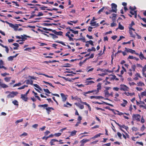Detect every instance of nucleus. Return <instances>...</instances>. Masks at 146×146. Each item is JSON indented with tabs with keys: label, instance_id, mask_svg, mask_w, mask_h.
Returning a JSON list of instances; mask_svg holds the SVG:
<instances>
[{
	"label": "nucleus",
	"instance_id": "nucleus-17",
	"mask_svg": "<svg viewBox=\"0 0 146 146\" xmlns=\"http://www.w3.org/2000/svg\"><path fill=\"white\" fill-rule=\"evenodd\" d=\"M0 45L3 48H5V51L7 53H8L9 51V49L8 47L6 46H4L2 44L0 43Z\"/></svg>",
	"mask_w": 146,
	"mask_h": 146
},
{
	"label": "nucleus",
	"instance_id": "nucleus-23",
	"mask_svg": "<svg viewBox=\"0 0 146 146\" xmlns=\"http://www.w3.org/2000/svg\"><path fill=\"white\" fill-rule=\"evenodd\" d=\"M50 37H51L53 39H55L58 38V36H56L55 34H54L52 33H50Z\"/></svg>",
	"mask_w": 146,
	"mask_h": 146
},
{
	"label": "nucleus",
	"instance_id": "nucleus-18",
	"mask_svg": "<svg viewBox=\"0 0 146 146\" xmlns=\"http://www.w3.org/2000/svg\"><path fill=\"white\" fill-rule=\"evenodd\" d=\"M139 56L141 60H142L144 59L146 60V58L144 57L141 52H140Z\"/></svg>",
	"mask_w": 146,
	"mask_h": 146
},
{
	"label": "nucleus",
	"instance_id": "nucleus-21",
	"mask_svg": "<svg viewBox=\"0 0 146 146\" xmlns=\"http://www.w3.org/2000/svg\"><path fill=\"white\" fill-rule=\"evenodd\" d=\"M0 86L3 88H6L8 87V86L6 84L2 83H0Z\"/></svg>",
	"mask_w": 146,
	"mask_h": 146
},
{
	"label": "nucleus",
	"instance_id": "nucleus-54",
	"mask_svg": "<svg viewBox=\"0 0 146 146\" xmlns=\"http://www.w3.org/2000/svg\"><path fill=\"white\" fill-rule=\"evenodd\" d=\"M61 135V133H55L54 134V135L56 137H59Z\"/></svg>",
	"mask_w": 146,
	"mask_h": 146
},
{
	"label": "nucleus",
	"instance_id": "nucleus-55",
	"mask_svg": "<svg viewBox=\"0 0 146 146\" xmlns=\"http://www.w3.org/2000/svg\"><path fill=\"white\" fill-rule=\"evenodd\" d=\"M146 96V92L145 91L142 92L141 94V97H143V96Z\"/></svg>",
	"mask_w": 146,
	"mask_h": 146
},
{
	"label": "nucleus",
	"instance_id": "nucleus-49",
	"mask_svg": "<svg viewBox=\"0 0 146 146\" xmlns=\"http://www.w3.org/2000/svg\"><path fill=\"white\" fill-rule=\"evenodd\" d=\"M43 90L45 92H46L47 93H48L49 94L51 93V92H50V91H49V90L47 89H44Z\"/></svg>",
	"mask_w": 146,
	"mask_h": 146
},
{
	"label": "nucleus",
	"instance_id": "nucleus-47",
	"mask_svg": "<svg viewBox=\"0 0 146 146\" xmlns=\"http://www.w3.org/2000/svg\"><path fill=\"white\" fill-rule=\"evenodd\" d=\"M105 96H109V93L108 91H105Z\"/></svg>",
	"mask_w": 146,
	"mask_h": 146
},
{
	"label": "nucleus",
	"instance_id": "nucleus-63",
	"mask_svg": "<svg viewBox=\"0 0 146 146\" xmlns=\"http://www.w3.org/2000/svg\"><path fill=\"white\" fill-rule=\"evenodd\" d=\"M12 3H15L16 6L19 7V5L18 3V2L17 1H12Z\"/></svg>",
	"mask_w": 146,
	"mask_h": 146
},
{
	"label": "nucleus",
	"instance_id": "nucleus-20",
	"mask_svg": "<svg viewBox=\"0 0 146 146\" xmlns=\"http://www.w3.org/2000/svg\"><path fill=\"white\" fill-rule=\"evenodd\" d=\"M75 104L79 107L80 109H82L84 108V106L83 105L78 104L77 103H75Z\"/></svg>",
	"mask_w": 146,
	"mask_h": 146
},
{
	"label": "nucleus",
	"instance_id": "nucleus-33",
	"mask_svg": "<svg viewBox=\"0 0 146 146\" xmlns=\"http://www.w3.org/2000/svg\"><path fill=\"white\" fill-rule=\"evenodd\" d=\"M70 31L74 34H78V31H74L73 29H70Z\"/></svg>",
	"mask_w": 146,
	"mask_h": 146
},
{
	"label": "nucleus",
	"instance_id": "nucleus-36",
	"mask_svg": "<svg viewBox=\"0 0 146 146\" xmlns=\"http://www.w3.org/2000/svg\"><path fill=\"white\" fill-rule=\"evenodd\" d=\"M12 103L15 105H19L18 102L17 100H14L12 101Z\"/></svg>",
	"mask_w": 146,
	"mask_h": 146
},
{
	"label": "nucleus",
	"instance_id": "nucleus-62",
	"mask_svg": "<svg viewBox=\"0 0 146 146\" xmlns=\"http://www.w3.org/2000/svg\"><path fill=\"white\" fill-rule=\"evenodd\" d=\"M112 79L113 80L115 79L116 80H118L119 79L116 77V76L115 75H114L113 76Z\"/></svg>",
	"mask_w": 146,
	"mask_h": 146
},
{
	"label": "nucleus",
	"instance_id": "nucleus-11",
	"mask_svg": "<svg viewBox=\"0 0 146 146\" xmlns=\"http://www.w3.org/2000/svg\"><path fill=\"white\" fill-rule=\"evenodd\" d=\"M58 141L55 139H51L50 141V144L51 145H54L55 144L54 143L55 142H58Z\"/></svg>",
	"mask_w": 146,
	"mask_h": 146
},
{
	"label": "nucleus",
	"instance_id": "nucleus-43",
	"mask_svg": "<svg viewBox=\"0 0 146 146\" xmlns=\"http://www.w3.org/2000/svg\"><path fill=\"white\" fill-rule=\"evenodd\" d=\"M137 84L139 86H144L145 85L143 83L141 82H139L137 83Z\"/></svg>",
	"mask_w": 146,
	"mask_h": 146
},
{
	"label": "nucleus",
	"instance_id": "nucleus-7",
	"mask_svg": "<svg viewBox=\"0 0 146 146\" xmlns=\"http://www.w3.org/2000/svg\"><path fill=\"white\" fill-rule=\"evenodd\" d=\"M27 96H25V95H23V94H21V98L24 101L27 102L28 98Z\"/></svg>",
	"mask_w": 146,
	"mask_h": 146
},
{
	"label": "nucleus",
	"instance_id": "nucleus-29",
	"mask_svg": "<svg viewBox=\"0 0 146 146\" xmlns=\"http://www.w3.org/2000/svg\"><path fill=\"white\" fill-rule=\"evenodd\" d=\"M48 106V105L46 104H44L40 105L38 106L39 107L43 108H47Z\"/></svg>",
	"mask_w": 146,
	"mask_h": 146
},
{
	"label": "nucleus",
	"instance_id": "nucleus-31",
	"mask_svg": "<svg viewBox=\"0 0 146 146\" xmlns=\"http://www.w3.org/2000/svg\"><path fill=\"white\" fill-rule=\"evenodd\" d=\"M89 141V139H83L82 140H81L80 141L81 143H82L83 144H84L87 142Z\"/></svg>",
	"mask_w": 146,
	"mask_h": 146
},
{
	"label": "nucleus",
	"instance_id": "nucleus-42",
	"mask_svg": "<svg viewBox=\"0 0 146 146\" xmlns=\"http://www.w3.org/2000/svg\"><path fill=\"white\" fill-rule=\"evenodd\" d=\"M33 85L34 86L38 89L40 90H42V89L37 84H33Z\"/></svg>",
	"mask_w": 146,
	"mask_h": 146
},
{
	"label": "nucleus",
	"instance_id": "nucleus-15",
	"mask_svg": "<svg viewBox=\"0 0 146 146\" xmlns=\"http://www.w3.org/2000/svg\"><path fill=\"white\" fill-rule=\"evenodd\" d=\"M60 95L62 97V101L64 102H65L67 99V97H66L64 94L62 93H61Z\"/></svg>",
	"mask_w": 146,
	"mask_h": 146
},
{
	"label": "nucleus",
	"instance_id": "nucleus-27",
	"mask_svg": "<svg viewBox=\"0 0 146 146\" xmlns=\"http://www.w3.org/2000/svg\"><path fill=\"white\" fill-rule=\"evenodd\" d=\"M42 25L44 26H51L52 25H56L55 23L49 24L47 23H43Z\"/></svg>",
	"mask_w": 146,
	"mask_h": 146
},
{
	"label": "nucleus",
	"instance_id": "nucleus-56",
	"mask_svg": "<svg viewBox=\"0 0 146 146\" xmlns=\"http://www.w3.org/2000/svg\"><path fill=\"white\" fill-rule=\"evenodd\" d=\"M132 41H133V40H131L130 41L128 42H123V43H122V44H130L131 43V42Z\"/></svg>",
	"mask_w": 146,
	"mask_h": 146
},
{
	"label": "nucleus",
	"instance_id": "nucleus-48",
	"mask_svg": "<svg viewBox=\"0 0 146 146\" xmlns=\"http://www.w3.org/2000/svg\"><path fill=\"white\" fill-rule=\"evenodd\" d=\"M21 85V84L20 82L18 83L17 84H16L13 86V87H14L17 86H19Z\"/></svg>",
	"mask_w": 146,
	"mask_h": 146
},
{
	"label": "nucleus",
	"instance_id": "nucleus-26",
	"mask_svg": "<svg viewBox=\"0 0 146 146\" xmlns=\"http://www.w3.org/2000/svg\"><path fill=\"white\" fill-rule=\"evenodd\" d=\"M127 96H132L133 95H135V93L134 92H133L132 93H130L129 92H125L124 93Z\"/></svg>",
	"mask_w": 146,
	"mask_h": 146
},
{
	"label": "nucleus",
	"instance_id": "nucleus-38",
	"mask_svg": "<svg viewBox=\"0 0 146 146\" xmlns=\"http://www.w3.org/2000/svg\"><path fill=\"white\" fill-rule=\"evenodd\" d=\"M79 99L80 100V102L82 104H83L84 105H85L87 106H88L89 105L88 104H87L86 102H82V101L81 98H79Z\"/></svg>",
	"mask_w": 146,
	"mask_h": 146
},
{
	"label": "nucleus",
	"instance_id": "nucleus-52",
	"mask_svg": "<svg viewBox=\"0 0 146 146\" xmlns=\"http://www.w3.org/2000/svg\"><path fill=\"white\" fill-rule=\"evenodd\" d=\"M43 15V14L42 12H39L38 13V14L37 15H36V16L37 17H39L40 16H42Z\"/></svg>",
	"mask_w": 146,
	"mask_h": 146
},
{
	"label": "nucleus",
	"instance_id": "nucleus-59",
	"mask_svg": "<svg viewBox=\"0 0 146 146\" xmlns=\"http://www.w3.org/2000/svg\"><path fill=\"white\" fill-rule=\"evenodd\" d=\"M145 127L144 126V125H143L141 127V130L142 131H143L144 129H145Z\"/></svg>",
	"mask_w": 146,
	"mask_h": 146
},
{
	"label": "nucleus",
	"instance_id": "nucleus-58",
	"mask_svg": "<svg viewBox=\"0 0 146 146\" xmlns=\"http://www.w3.org/2000/svg\"><path fill=\"white\" fill-rule=\"evenodd\" d=\"M28 135V134L26 132H24L23 134H21L20 135V137H22V136H26Z\"/></svg>",
	"mask_w": 146,
	"mask_h": 146
},
{
	"label": "nucleus",
	"instance_id": "nucleus-37",
	"mask_svg": "<svg viewBox=\"0 0 146 146\" xmlns=\"http://www.w3.org/2000/svg\"><path fill=\"white\" fill-rule=\"evenodd\" d=\"M102 134L101 133H99L98 134H97L95 135V136H94V137H93L92 138L93 139H95L96 138L98 137H100L101 135H102Z\"/></svg>",
	"mask_w": 146,
	"mask_h": 146
},
{
	"label": "nucleus",
	"instance_id": "nucleus-22",
	"mask_svg": "<svg viewBox=\"0 0 146 146\" xmlns=\"http://www.w3.org/2000/svg\"><path fill=\"white\" fill-rule=\"evenodd\" d=\"M45 109L46 110L47 113L48 114L50 113V112H51V110H54V109L52 107H48V108H46Z\"/></svg>",
	"mask_w": 146,
	"mask_h": 146
},
{
	"label": "nucleus",
	"instance_id": "nucleus-9",
	"mask_svg": "<svg viewBox=\"0 0 146 146\" xmlns=\"http://www.w3.org/2000/svg\"><path fill=\"white\" fill-rule=\"evenodd\" d=\"M135 23L133 21H132L131 24L129 25V30H132L133 31H135V30L132 27L133 25H135Z\"/></svg>",
	"mask_w": 146,
	"mask_h": 146
},
{
	"label": "nucleus",
	"instance_id": "nucleus-24",
	"mask_svg": "<svg viewBox=\"0 0 146 146\" xmlns=\"http://www.w3.org/2000/svg\"><path fill=\"white\" fill-rule=\"evenodd\" d=\"M37 30L38 31L41 32H42V34H43V35H45V36L46 35V34L45 33H49V32H47V31H44L41 30L40 29H39V28Z\"/></svg>",
	"mask_w": 146,
	"mask_h": 146
},
{
	"label": "nucleus",
	"instance_id": "nucleus-61",
	"mask_svg": "<svg viewBox=\"0 0 146 146\" xmlns=\"http://www.w3.org/2000/svg\"><path fill=\"white\" fill-rule=\"evenodd\" d=\"M103 102L104 104H106V105H109V106H112V107L113 106V105L111 104H109L107 102Z\"/></svg>",
	"mask_w": 146,
	"mask_h": 146
},
{
	"label": "nucleus",
	"instance_id": "nucleus-45",
	"mask_svg": "<svg viewBox=\"0 0 146 146\" xmlns=\"http://www.w3.org/2000/svg\"><path fill=\"white\" fill-rule=\"evenodd\" d=\"M115 111H116L117 113V114L118 115H123L124 114V113H123L121 112H120L119 111L116 110Z\"/></svg>",
	"mask_w": 146,
	"mask_h": 146
},
{
	"label": "nucleus",
	"instance_id": "nucleus-34",
	"mask_svg": "<svg viewBox=\"0 0 146 146\" xmlns=\"http://www.w3.org/2000/svg\"><path fill=\"white\" fill-rule=\"evenodd\" d=\"M55 42L61 44H62L64 46H66V44L63 42L61 41H59V40H57L55 41Z\"/></svg>",
	"mask_w": 146,
	"mask_h": 146
},
{
	"label": "nucleus",
	"instance_id": "nucleus-12",
	"mask_svg": "<svg viewBox=\"0 0 146 146\" xmlns=\"http://www.w3.org/2000/svg\"><path fill=\"white\" fill-rule=\"evenodd\" d=\"M125 50L127 51V52H129L131 53L132 54L134 53L135 52V51L134 50H133L132 49H127V48H125Z\"/></svg>",
	"mask_w": 146,
	"mask_h": 146
},
{
	"label": "nucleus",
	"instance_id": "nucleus-2",
	"mask_svg": "<svg viewBox=\"0 0 146 146\" xmlns=\"http://www.w3.org/2000/svg\"><path fill=\"white\" fill-rule=\"evenodd\" d=\"M5 93L9 94L7 96V98H13L15 96H16L18 94V93L17 92L12 91L10 92L7 91L5 92Z\"/></svg>",
	"mask_w": 146,
	"mask_h": 146
},
{
	"label": "nucleus",
	"instance_id": "nucleus-28",
	"mask_svg": "<svg viewBox=\"0 0 146 146\" xmlns=\"http://www.w3.org/2000/svg\"><path fill=\"white\" fill-rule=\"evenodd\" d=\"M132 30H129V33L131 36L133 38H135V35L133 34V33L132 31Z\"/></svg>",
	"mask_w": 146,
	"mask_h": 146
},
{
	"label": "nucleus",
	"instance_id": "nucleus-6",
	"mask_svg": "<svg viewBox=\"0 0 146 146\" xmlns=\"http://www.w3.org/2000/svg\"><path fill=\"white\" fill-rule=\"evenodd\" d=\"M10 27L13 29L15 31H17L19 28V26H18L17 24H15V25H14L12 23Z\"/></svg>",
	"mask_w": 146,
	"mask_h": 146
},
{
	"label": "nucleus",
	"instance_id": "nucleus-40",
	"mask_svg": "<svg viewBox=\"0 0 146 146\" xmlns=\"http://www.w3.org/2000/svg\"><path fill=\"white\" fill-rule=\"evenodd\" d=\"M28 86L26 85H24L21 87H19L18 88L19 90H21L24 89L25 87H27Z\"/></svg>",
	"mask_w": 146,
	"mask_h": 146
},
{
	"label": "nucleus",
	"instance_id": "nucleus-64",
	"mask_svg": "<svg viewBox=\"0 0 146 146\" xmlns=\"http://www.w3.org/2000/svg\"><path fill=\"white\" fill-rule=\"evenodd\" d=\"M14 58L13 56H10L8 57V59L9 60H12Z\"/></svg>",
	"mask_w": 146,
	"mask_h": 146
},
{
	"label": "nucleus",
	"instance_id": "nucleus-60",
	"mask_svg": "<svg viewBox=\"0 0 146 146\" xmlns=\"http://www.w3.org/2000/svg\"><path fill=\"white\" fill-rule=\"evenodd\" d=\"M3 62L2 60H0V68L2 66H3Z\"/></svg>",
	"mask_w": 146,
	"mask_h": 146
},
{
	"label": "nucleus",
	"instance_id": "nucleus-46",
	"mask_svg": "<svg viewBox=\"0 0 146 146\" xmlns=\"http://www.w3.org/2000/svg\"><path fill=\"white\" fill-rule=\"evenodd\" d=\"M24 51H28L30 52H31V48H27L24 49Z\"/></svg>",
	"mask_w": 146,
	"mask_h": 146
},
{
	"label": "nucleus",
	"instance_id": "nucleus-51",
	"mask_svg": "<svg viewBox=\"0 0 146 146\" xmlns=\"http://www.w3.org/2000/svg\"><path fill=\"white\" fill-rule=\"evenodd\" d=\"M77 40H82L83 42H86L85 39V38L84 37L79 38V39H78Z\"/></svg>",
	"mask_w": 146,
	"mask_h": 146
},
{
	"label": "nucleus",
	"instance_id": "nucleus-4",
	"mask_svg": "<svg viewBox=\"0 0 146 146\" xmlns=\"http://www.w3.org/2000/svg\"><path fill=\"white\" fill-rule=\"evenodd\" d=\"M112 9L111 11L112 12L116 13L117 11V5L115 3H112L111 4Z\"/></svg>",
	"mask_w": 146,
	"mask_h": 146
},
{
	"label": "nucleus",
	"instance_id": "nucleus-30",
	"mask_svg": "<svg viewBox=\"0 0 146 146\" xmlns=\"http://www.w3.org/2000/svg\"><path fill=\"white\" fill-rule=\"evenodd\" d=\"M119 29L121 30H123L124 29V27L121 25L120 23H119L118 24V27L117 29Z\"/></svg>",
	"mask_w": 146,
	"mask_h": 146
},
{
	"label": "nucleus",
	"instance_id": "nucleus-10",
	"mask_svg": "<svg viewBox=\"0 0 146 146\" xmlns=\"http://www.w3.org/2000/svg\"><path fill=\"white\" fill-rule=\"evenodd\" d=\"M90 98L91 99H92L93 98H95L96 99H100V98H103V97H102L101 96H91L90 97Z\"/></svg>",
	"mask_w": 146,
	"mask_h": 146
},
{
	"label": "nucleus",
	"instance_id": "nucleus-25",
	"mask_svg": "<svg viewBox=\"0 0 146 146\" xmlns=\"http://www.w3.org/2000/svg\"><path fill=\"white\" fill-rule=\"evenodd\" d=\"M123 102L122 104H121V105L123 107H124L126 105L127 103V102L126 100H123Z\"/></svg>",
	"mask_w": 146,
	"mask_h": 146
},
{
	"label": "nucleus",
	"instance_id": "nucleus-1",
	"mask_svg": "<svg viewBox=\"0 0 146 146\" xmlns=\"http://www.w3.org/2000/svg\"><path fill=\"white\" fill-rule=\"evenodd\" d=\"M101 84L99 83L97 86L98 88H97V90H95L90 91H88L87 92H84L83 93V94L85 96H87V95H86V94L95 92H96L95 94H97L99 92V90H100L101 89Z\"/></svg>",
	"mask_w": 146,
	"mask_h": 146
},
{
	"label": "nucleus",
	"instance_id": "nucleus-16",
	"mask_svg": "<svg viewBox=\"0 0 146 146\" xmlns=\"http://www.w3.org/2000/svg\"><path fill=\"white\" fill-rule=\"evenodd\" d=\"M21 36H22V40H21L22 41H24L27 39V37H30L29 36H27L26 35H21Z\"/></svg>",
	"mask_w": 146,
	"mask_h": 146
},
{
	"label": "nucleus",
	"instance_id": "nucleus-14",
	"mask_svg": "<svg viewBox=\"0 0 146 146\" xmlns=\"http://www.w3.org/2000/svg\"><path fill=\"white\" fill-rule=\"evenodd\" d=\"M27 5L28 6H33V7H30L32 9L35 8L34 10L35 11H38V9L37 8V7H35V5L34 4H33L31 3H28L27 4Z\"/></svg>",
	"mask_w": 146,
	"mask_h": 146
},
{
	"label": "nucleus",
	"instance_id": "nucleus-5",
	"mask_svg": "<svg viewBox=\"0 0 146 146\" xmlns=\"http://www.w3.org/2000/svg\"><path fill=\"white\" fill-rule=\"evenodd\" d=\"M120 86L121 90L124 91H128L129 88L126 86L124 84H121Z\"/></svg>",
	"mask_w": 146,
	"mask_h": 146
},
{
	"label": "nucleus",
	"instance_id": "nucleus-19",
	"mask_svg": "<svg viewBox=\"0 0 146 146\" xmlns=\"http://www.w3.org/2000/svg\"><path fill=\"white\" fill-rule=\"evenodd\" d=\"M118 125L120 127H122L125 129L127 130V129H128V127L127 126H125L124 125H122L120 124H118Z\"/></svg>",
	"mask_w": 146,
	"mask_h": 146
},
{
	"label": "nucleus",
	"instance_id": "nucleus-44",
	"mask_svg": "<svg viewBox=\"0 0 146 146\" xmlns=\"http://www.w3.org/2000/svg\"><path fill=\"white\" fill-rule=\"evenodd\" d=\"M96 21L92 22V21H91L90 24L91 26H94L96 25Z\"/></svg>",
	"mask_w": 146,
	"mask_h": 146
},
{
	"label": "nucleus",
	"instance_id": "nucleus-39",
	"mask_svg": "<svg viewBox=\"0 0 146 146\" xmlns=\"http://www.w3.org/2000/svg\"><path fill=\"white\" fill-rule=\"evenodd\" d=\"M88 43L91 44L92 46H93L94 45V44L93 43V41L91 40H90L89 41H87L86 42V43Z\"/></svg>",
	"mask_w": 146,
	"mask_h": 146
},
{
	"label": "nucleus",
	"instance_id": "nucleus-41",
	"mask_svg": "<svg viewBox=\"0 0 146 146\" xmlns=\"http://www.w3.org/2000/svg\"><path fill=\"white\" fill-rule=\"evenodd\" d=\"M11 77H6L5 78L4 80L6 82H9L10 81Z\"/></svg>",
	"mask_w": 146,
	"mask_h": 146
},
{
	"label": "nucleus",
	"instance_id": "nucleus-35",
	"mask_svg": "<svg viewBox=\"0 0 146 146\" xmlns=\"http://www.w3.org/2000/svg\"><path fill=\"white\" fill-rule=\"evenodd\" d=\"M77 131L74 130V131L71 132V134H70V136H73L76 134Z\"/></svg>",
	"mask_w": 146,
	"mask_h": 146
},
{
	"label": "nucleus",
	"instance_id": "nucleus-13",
	"mask_svg": "<svg viewBox=\"0 0 146 146\" xmlns=\"http://www.w3.org/2000/svg\"><path fill=\"white\" fill-rule=\"evenodd\" d=\"M108 7H103L101 9H100L98 11V13L99 14H100L101 13V12H102L104 11V9L105 11H106V10L108 9Z\"/></svg>",
	"mask_w": 146,
	"mask_h": 146
},
{
	"label": "nucleus",
	"instance_id": "nucleus-32",
	"mask_svg": "<svg viewBox=\"0 0 146 146\" xmlns=\"http://www.w3.org/2000/svg\"><path fill=\"white\" fill-rule=\"evenodd\" d=\"M85 83L87 85H90L94 83V82L93 81H87Z\"/></svg>",
	"mask_w": 146,
	"mask_h": 146
},
{
	"label": "nucleus",
	"instance_id": "nucleus-53",
	"mask_svg": "<svg viewBox=\"0 0 146 146\" xmlns=\"http://www.w3.org/2000/svg\"><path fill=\"white\" fill-rule=\"evenodd\" d=\"M40 8L41 10H45V8H47V7L43 5L42 7H40Z\"/></svg>",
	"mask_w": 146,
	"mask_h": 146
},
{
	"label": "nucleus",
	"instance_id": "nucleus-3",
	"mask_svg": "<svg viewBox=\"0 0 146 146\" xmlns=\"http://www.w3.org/2000/svg\"><path fill=\"white\" fill-rule=\"evenodd\" d=\"M132 117L133 120H136L137 121H140L141 115L139 114H133Z\"/></svg>",
	"mask_w": 146,
	"mask_h": 146
},
{
	"label": "nucleus",
	"instance_id": "nucleus-57",
	"mask_svg": "<svg viewBox=\"0 0 146 146\" xmlns=\"http://www.w3.org/2000/svg\"><path fill=\"white\" fill-rule=\"evenodd\" d=\"M117 135L120 139H121V136L122 135L119 132H117Z\"/></svg>",
	"mask_w": 146,
	"mask_h": 146
},
{
	"label": "nucleus",
	"instance_id": "nucleus-8",
	"mask_svg": "<svg viewBox=\"0 0 146 146\" xmlns=\"http://www.w3.org/2000/svg\"><path fill=\"white\" fill-rule=\"evenodd\" d=\"M53 33L56 35L62 36L63 33L61 31L59 32L56 31L55 30L53 31Z\"/></svg>",
	"mask_w": 146,
	"mask_h": 146
},
{
	"label": "nucleus",
	"instance_id": "nucleus-50",
	"mask_svg": "<svg viewBox=\"0 0 146 146\" xmlns=\"http://www.w3.org/2000/svg\"><path fill=\"white\" fill-rule=\"evenodd\" d=\"M23 118L21 119H19L18 120H17L16 122L15 123L16 124H17L18 123L20 122H22L23 121Z\"/></svg>",
	"mask_w": 146,
	"mask_h": 146
}]
</instances>
